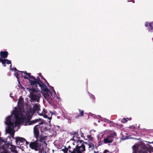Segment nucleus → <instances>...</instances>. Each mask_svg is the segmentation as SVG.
Returning a JSON list of instances; mask_svg holds the SVG:
<instances>
[{"mask_svg":"<svg viewBox=\"0 0 153 153\" xmlns=\"http://www.w3.org/2000/svg\"><path fill=\"white\" fill-rule=\"evenodd\" d=\"M145 26L147 27H149L148 28L149 31L153 30V22L149 23L146 22L145 24Z\"/></svg>","mask_w":153,"mask_h":153,"instance_id":"nucleus-10","label":"nucleus"},{"mask_svg":"<svg viewBox=\"0 0 153 153\" xmlns=\"http://www.w3.org/2000/svg\"><path fill=\"white\" fill-rule=\"evenodd\" d=\"M39 110V105L36 104L33 107V109H30L28 110L27 111L25 114V116L26 117L25 118H24V119H25V121L23 122L21 124L25 126L31 125L40 121V119H36L31 121H29V120L31 118L35 111Z\"/></svg>","mask_w":153,"mask_h":153,"instance_id":"nucleus-2","label":"nucleus"},{"mask_svg":"<svg viewBox=\"0 0 153 153\" xmlns=\"http://www.w3.org/2000/svg\"><path fill=\"white\" fill-rule=\"evenodd\" d=\"M42 116H43V117L45 118H48V119H49L50 120H51V117H48V116L47 115H45V114H44V115H43Z\"/></svg>","mask_w":153,"mask_h":153,"instance_id":"nucleus-22","label":"nucleus"},{"mask_svg":"<svg viewBox=\"0 0 153 153\" xmlns=\"http://www.w3.org/2000/svg\"><path fill=\"white\" fill-rule=\"evenodd\" d=\"M78 135L76 133H75L74 134V136L73 138L72 139V140H74L75 141H76L77 145L78 144L77 142L78 141H79V140L78 136Z\"/></svg>","mask_w":153,"mask_h":153,"instance_id":"nucleus-17","label":"nucleus"},{"mask_svg":"<svg viewBox=\"0 0 153 153\" xmlns=\"http://www.w3.org/2000/svg\"><path fill=\"white\" fill-rule=\"evenodd\" d=\"M0 151L1 153H10L9 152L7 151L3 146L0 147Z\"/></svg>","mask_w":153,"mask_h":153,"instance_id":"nucleus-18","label":"nucleus"},{"mask_svg":"<svg viewBox=\"0 0 153 153\" xmlns=\"http://www.w3.org/2000/svg\"><path fill=\"white\" fill-rule=\"evenodd\" d=\"M104 153H110L108 151H105L104 152Z\"/></svg>","mask_w":153,"mask_h":153,"instance_id":"nucleus-25","label":"nucleus"},{"mask_svg":"<svg viewBox=\"0 0 153 153\" xmlns=\"http://www.w3.org/2000/svg\"><path fill=\"white\" fill-rule=\"evenodd\" d=\"M128 120V118H127L126 119L123 118L121 120V122L123 123H125Z\"/></svg>","mask_w":153,"mask_h":153,"instance_id":"nucleus-19","label":"nucleus"},{"mask_svg":"<svg viewBox=\"0 0 153 153\" xmlns=\"http://www.w3.org/2000/svg\"><path fill=\"white\" fill-rule=\"evenodd\" d=\"M47 137L44 136H41L40 138V141H39V142L42 143V147H43V148H45L46 147L47 144L45 143V139Z\"/></svg>","mask_w":153,"mask_h":153,"instance_id":"nucleus-9","label":"nucleus"},{"mask_svg":"<svg viewBox=\"0 0 153 153\" xmlns=\"http://www.w3.org/2000/svg\"><path fill=\"white\" fill-rule=\"evenodd\" d=\"M42 123H43V122H41V123H40L39 124H42Z\"/></svg>","mask_w":153,"mask_h":153,"instance_id":"nucleus-26","label":"nucleus"},{"mask_svg":"<svg viewBox=\"0 0 153 153\" xmlns=\"http://www.w3.org/2000/svg\"><path fill=\"white\" fill-rule=\"evenodd\" d=\"M14 75L16 76V77L18 78V73L16 72L15 73H14Z\"/></svg>","mask_w":153,"mask_h":153,"instance_id":"nucleus-24","label":"nucleus"},{"mask_svg":"<svg viewBox=\"0 0 153 153\" xmlns=\"http://www.w3.org/2000/svg\"><path fill=\"white\" fill-rule=\"evenodd\" d=\"M39 115L42 116L44 114H45L47 113V111L45 109H43L42 110H39L37 111Z\"/></svg>","mask_w":153,"mask_h":153,"instance_id":"nucleus-15","label":"nucleus"},{"mask_svg":"<svg viewBox=\"0 0 153 153\" xmlns=\"http://www.w3.org/2000/svg\"><path fill=\"white\" fill-rule=\"evenodd\" d=\"M68 147H69H69L70 148V146H68Z\"/></svg>","mask_w":153,"mask_h":153,"instance_id":"nucleus-29","label":"nucleus"},{"mask_svg":"<svg viewBox=\"0 0 153 153\" xmlns=\"http://www.w3.org/2000/svg\"><path fill=\"white\" fill-rule=\"evenodd\" d=\"M27 89L30 93V97L32 100H36L38 102L40 95L38 93V92L37 90L34 89L27 88Z\"/></svg>","mask_w":153,"mask_h":153,"instance_id":"nucleus-4","label":"nucleus"},{"mask_svg":"<svg viewBox=\"0 0 153 153\" xmlns=\"http://www.w3.org/2000/svg\"><path fill=\"white\" fill-rule=\"evenodd\" d=\"M135 147V145H134V146H133V148H134Z\"/></svg>","mask_w":153,"mask_h":153,"instance_id":"nucleus-27","label":"nucleus"},{"mask_svg":"<svg viewBox=\"0 0 153 153\" xmlns=\"http://www.w3.org/2000/svg\"><path fill=\"white\" fill-rule=\"evenodd\" d=\"M3 143H4V144L5 143V142L3 140H2L1 139V138H0V145H1V144H2Z\"/></svg>","mask_w":153,"mask_h":153,"instance_id":"nucleus-20","label":"nucleus"},{"mask_svg":"<svg viewBox=\"0 0 153 153\" xmlns=\"http://www.w3.org/2000/svg\"><path fill=\"white\" fill-rule=\"evenodd\" d=\"M41 81H38L37 82V81L35 80H30V83L31 85L34 87L36 86L37 84L39 85L38 83H41Z\"/></svg>","mask_w":153,"mask_h":153,"instance_id":"nucleus-14","label":"nucleus"},{"mask_svg":"<svg viewBox=\"0 0 153 153\" xmlns=\"http://www.w3.org/2000/svg\"><path fill=\"white\" fill-rule=\"evenodd\" d=\"M83 140H79L77 142L78 144L76 145L75 148L74 149L73 151L69 150L71 153H84L83 152L85 150V147H88L89 151H93L94 148V145L89 143H83Z\"/></svg>","mask_w":153,"mask_h":153,"instance_id":"nucleus-3","label":"nucleus"},{"mask_svg":"<svg viewBox=\"0 0 153 153\" xmlns=\"http://www.w3.org/2000/svg\"><path fill=\"white\" fill-rule=\"evenodd\" d=\"M9 146H10L9 148L11 150L12 152H14V153H17L16 147L15 146L11 145H9Z\"/></svg>","mask_w":153,"mask_h":153,"instance_id":"nucleus-16","label":"nucleus"},{"mask_svg":"<svg viewBox=\"0 0 153 153\" xmlns=\"http://www.w3.org/2000/svg\"><path fill=\"white\" fill-rule=\"evenodd\" d=\"M88 140H90L91 141H92L93 138L90 136H88Z\"/></svg>","mask_w":153,"mask_h":153,"instance_id":"nucleus-23","label":"nucleus"},{"mask_svg":"<svg viewBox=\"0 0 153 153\" xmlns=\"http://www.w3.org/2000/svg\"><path fill=\"white\" fill-rule=\"evenodd\" d=\"M14 69H15V70H16V68H14Z\"/></svg>","mask_w":153,"mask_h":153,"instance_id":"nucleus-30","label":"nucleus"},{"mask_svg":"<svg viewBox=\"0 0 153 153\" xmlns=\"http://www.w3.org/2000/svg\"><path fill=\"white\" fill-rule=\"evenodd\" d=\"M38 127V125H36L34 127V134L36 138H37V137L39 134V130Z\"/></svg>","mask_w":153,"mask_h":153,"instance_id":"nucleus-12","label":"nucleus"},{"mask_svg":"<svg viewBox=\"0 0 153 153\" xmlns=\"http://www.w3.org/2000/svg\"><path fill=\"white\" fill-rule=\"evenodd\" d=\"M79 114L81 116H82L83 115L84 111L83 110H79Z\"/></svg>","mask_w":153,"mask_h":153,"instance_id":"nucleus-21","label":"nucleus"},{"mask_svg":"<svg viewBox=\"0 0 153 153\" xmlns=\"http://www.w3.org/2000/svg\"><path fill=\"white\" fill-rule=\"evenodd\" d=\"M15 139L16 142L17 144L19 141H20L22 143L24 142L25 141L27 142V141L25 138L19 137H16Z\"/></svg>","mask_w":153,"mask_h":153,"instance_id":"nucleus-13","label":"nucleus"},{"mask_svg":"<svg viewBox=\"0 0 153 153\" xmlns=\"http://www.w3.org/2000/svg\"><path fill=\"white\" fill-rule=\"evenodd\" d=\"M116 136V134L115 133H113L108 136L103 140L104 143H112L113 141L114 137Z\"/></svg>","mask_w":153,"mask_h":153,"instance_id":"nucleus-8","label":"nucleus"},{"mask_svg":"<svg viewBox=\"0 0 153 153\" xmlns=\"http://www.w3.org/2000/svg\"><path fill=\"white\" fill-rule=\"evenodd\" d=\"M94 153H97V152H94Z\"/></svg>","mask_w":153,"mask_h":153,"instance_id":"nucleus-28","label":"nucleus"},{"mask_svg":"<svg viewBox=\"0 0 153 153\" xmlns=\"http://www.w3.org/2000/svg\"><path fill=\"white\" fill-rule=\"evenodd\" d=\"M1 57H0V62H1L4 66H5V63L11 64V62L7 59H3L2 58H5L8 56V53L7 51H1L0 53ZM11 66V65H10V67Z\"/></svg>","mask_w":153,"mask_h":153,"instance_id":"nucleus-5","label":"nucleus"},{"mask_svg":"<svg viewBox=\"0 0 153 153\" xmlns=\"http://www.w3.org/2000/svg\"><path fill=\"white\" fill-rule=\"evenodd\" d=\"M29 146L31 149L36 151L42 149L43 148V147H42L41 145V143L39 142V140H38L31 142L29 145Z\"/></svg>","mask_w":153,"mask_h":153,"instance_id":"nucleus-7","label":"nucleus"},{"mask_svg":"<svg viewBox=\"0 0 153 153\" xmlns=\"http://www.w3.org/2000/svg\"><path fill=\"white\" fill-rule=\"evenodd\" d=\"M38 84L42 90V93L46 99H47L49 98L50 94H51V92L47 88L46 86L42 82L39 83Z\"/></svg>","mask_w":153,"mask_h":153,"instance_id":"nucleus-6","label":"nucleus"},{"mask_svg":"<svg viewBox=\"0 0 153 153\" xmlns=\"http://www.w3.org/2000/svg\"><path fill=\"white\" fill-rule=\"evenodd\" d=\"M22 72L24 74H26V76H22L23 77H24V78L28 79L29 80V79H34V78L33 76H30V74H29V73H27L26 72V71H23Z\"/></svg>","mask_w":153,"mask_h":153,"instance_id":"nucleus-11","label":"nucleus"},{"mask_svg":"<svg viewBox=\"0 0 153 153\" xmlns=\"http://www.w3.org/2000/svg\"><path fill=\"white\" fill-rule=\"evenodd\" d=\"M23 102V99L20 97L19 99L18 106L15 107L11 115L6 118L5 121V124L7 126L6 129V133L9 134L13 138L15 132L14 128L23 122L25 120L24 118L26 117L25 116V112L22 109Z\"/></svg>","mask_w":153,"mask_h":153,"instance_id":"nucleus-1","label":"nucleus"}]
</instances>
